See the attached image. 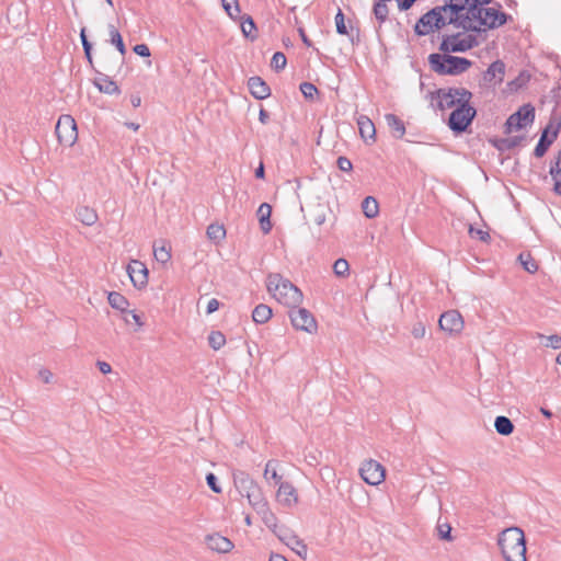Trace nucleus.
<instances>
[{
    "label": "nucleus",
    "mask_w": 561,
    "mask_h": 561,
    "mask_svg": "<svg viewBox=\"0 0 561 561\" xmlns=\"http://www.w3.org/2000/svg\"><path fill=\"white\" fill-rule=\"evenodd\" d=\"M491 0H449L420 18L415 24L417 35H427L445 25L453 24L466 31L485 32L506 22V14L494 8H485Z\"/></svg>",
    "instance_id": "obj_1"
},
{
    "label": "nucleus",
    "mask_w": 561,
    "mask_h": 561,
    "mask_svg": "<svg viewBox=\"0 0 561 561\" xmlns=\"http://www.w3.org/2000/svg\"><path fill=\"white\" fill-rule=\"evenodd\" d=\"M266 288L275 300L288 308H297L302 302L301 290L278 273L267 275Z\"/></svg>",
    "instance_id": "obj_2"
},
{
    "label": "nucleus",
    "mask_w": 561,
    "mask_h": 561,
    "mask_svg": "<svg viewBox=\"0 0 561 561\" xmlns=\"http://www.w3.org/2000/svg\"><path fill=\"white\" fill-rule=\"evenodd\" d=\"M497 543L506 561H527L525 535L519 527L504 529Z\"/></svg>",
    "instance_id": "obj_3"
},
{
    "label": "nucleus",
    "mask_w": 561,
    "mask_h": 561,
    "mask_svg": "<svg viewBox=\"0 0 561 561\" xmlns=\"http://www.w3.org/2000/svg\"><path fill=\"white\" fill-rule=\"evenodd\" d=\"M444 54H431L428 61L431 68L439 75L456 76L467 71L472 62L463 57H456Z\"/></svg>",
    "instance_id": "obj_4"
},
{
    "label": "nucleus",
    "mask_w": 561,
    "mask_h": 561,
    "mask_svg": "<svg viewBox=\"0 0 561 561\" xmlns=\"http://www.w3.org/2000/svg\"><path fill=\"white\" fill-rule=\"evenodd\" d=\"M233 483L238 492L248 499L253 510L266 501L262 489L247 472H233Z\"/></svg>",
    "instance_id": "obj_5"
},
{
    "label": "nucleus",
    "mask_w": 561,
    "mask_h": 561,
    "mask_svg": "<svg viewBox=\"0 0 561 561\" xmlns=\"http://www.w3.org/2000/svg\"><path fill=\"white\" fill-rule=\"evenodd\" d=\"M472 94L465 88L439 89L436 92L437 106L439 110H455L460 104L470 102Z\"/></svg>",
    "instance_id": "obj_6"
},
{
    "label": "nucleus",
    "mask_w": 561,
    "mask_h": 561,
    "mask_svg": "<svg viewBox=\"0 0 561 561\" xmlns=\"http://www.w3.org/2000/svg\"><path fill=\"white\" fill-rule=\"evenodd\" d=\"M478 45L474 35L471 34H451L443 36L439 50L443 53H460L466 51Z\"/></svg>",
    "instance_id": "obj_7"
},
{
    "label": "nucleus",
    "mask_w": 561,
    "mask_h": 561,
    "mask_svg": "<svg viewBox=\"0 0 561 561\" xmlns=\"http://www.w3.org/2000/svg\"><path fill=\"white\" fill-rule=\"evenodd\" d=\"M477 111L468 103L460 104L453 110L448 118V126L455 133L465 131L474 118Z\"/></svg>",
    "instance_id": "obj_8"
},
{
    "label": "nucleus",
    "mask_w": 561,
    "mask_h": 561,
    "mask_svg": "<svg viewBox=\"0 0 561 561\" xmlns=\"http://www.w3.org/2000/svg\"><path fill=\"white\" fill-rule=\"evenodd\" d=\"M56 134L60 144L72 146L78 138L75 119L70 115H61L56 125Z\"/></svg>",
    "instance_id": "obj_9"
},
{
    "label": "nucleus",
    "mask_w": 561,
    "mask_h": 561,
    "mask_svg": "<svg viewBox=\"0 0 561 561\" xmlns=\"http://www.w3.org/2000/svg\"><path fill=\"white\" fill-rule=\"evenodd\" d=\"M535 119V108L526 104L522 106L516 113L512 114L505 124L506 133H512L513 130H519L528 125H530Z\"/></svg>",
    "instance_id": "obj_10"
},
{
    "label": "nucleus",
    "mask_w": 561,
    "mask_h": 561,
    "mask_svg": "<svg viewBox=\"0 0 561 561\" xmlns=\"http://www.w3.org/2000/svg\"><path fill=\"white\" fill-rule=\"evenodd\" d=\"M359 474L366 483L370 485H378L383 482L386 470L381 463L374 459H369L364 461L360 466Z\"/></svg>",
    "instance_id": "obj_11"
},
{
    "label": "nucleus",
    "mask_w": 561,
    "mask_h": 561,
    "mask_svg": "<svg viewBox=\"0 0 561 561\" xmlns=\"http://www.w3.org/2000/svg\"><path fill=\"white\" fill-rule=\"evenodd\" d=\"M289 318L295 329L312 333L317 330V322L311 312L305 308H290Z\"/></svg>",
    "instance_id": "obj_12"
},
{
    "label": "nucleus",
    "mask_w": 561,
    "mask_h": 561,
    "mask_svg": "<svg viewBox=\"0 0 561 561\" xmlns=\"http://www.w3.org/2000/svg\"><path fill=\"white\" fill-rule=\"evenodd\" d=\"M275 536L300 558H307V545L291 529L282 526Z\"/></svg>",
    "instance_id": "obj_13"
},
{
    "label": "nucleus",
    "mask_w": 561,
    "mask_h": 561,
    "mask_svg": "<svg viewBox=\"0 0 561 561\" xmlns=\"http://www.w3.org/2000/svg\"><path fill=\"white\" fill-rule=\"evenodd\" d=\"M439 328L450 335L459 334L463 329V319L457 310L444 312L438 321Z\"/></svg>",
    "instance_id": "obj_14"
},
{
    "label": "nucleus",
    "mask_w": 561,
    "mask_h": 561,
    "mask_svg": "<svg viewBox=\"0 0 561 561\" xmlns=\"http://www.w3.org/2000/svg\"><path fill=\"white\" fill-rule=\"evenodd\" d=\"M127 274L135 287H145L148 283V270L146 265L138 261L131 260L127 266Z\"/></svg>",
    "instance_id": "obj_15"
},
{
    "label": "nucleus",
    "mask_w": 561,
    "mask_h": 561,
    "mask_svg": "<svg viewBox=\"0 0 561 561\" xmlns=\"http://www.w3.org/2000/svg\"><path fill=\"white\" fill-rule=\"evenodd\" d=\"M276 500L285 507H294L298 503L297 490L290 482H280L276 492Z\"/></svg>",
    "instance_id": "obj_16"
},
{
    "label": "nucleus",
    "mask_w": 561,
    "mask_h": 561,
    "mask_svg": "<svg viewBox=\"0 0 561 561\" xmlns=\"http://www.w3.org/2000/svg\"><path fill=\"white\" fill-rule=\"evenodd\" d=\"M207 547L219 553H227L233 548V543L220 534H213L206 537Z\"/></svg>",
    "instance_id": "obj_17"
},
{
    "label": "nucleus",
    "mask_w": 561,
    "mask_h": 561,
    "mask_svg": "<svg viewBox=\"0 0 561 561\" xmlns=\"http://www.w3.org/2000/svg\"><path fill=\"white\" fill-rule=\"evenodd\" d=\"M256 513L261 516L262 522L264 525L273 531L274 535L277 534L278 529L282 526L277 525V517L275 514L271 511L267 501L259 505L254 508Z\"/></svg>",
    "instance_id": "obj_18"
},
{
    "label": "nucleus",
    "mask_w": 561,
    "mask_h": 561,
    "mask_svg": "<svg viewBox=\"0 0 561 561\" xmlns=\"http://www.w3.org/2000/svg\"><path fill=\"white\" fill-rule=\"evenodd\" d=\"M248 85L251 94L257 100H263L271 93L268 85L260 77L250 78Z\"/></svg>",
    "instance_id": "obj_19"
},
{
    "label": "nucleus",
    "mask_w": 561,
    "mask_h": 561,
    "mask_svg": "<svg viewBox=\"0 0 561 561\" xmlns=\"http://www.w3.org/2000/svg\"><path fill=\"white\" fill-rule=\"evenodd\" d=\"M357 125H358L359 134L364 140L375 141L376 128H375L373 121L369 117H367L365 115H360L357 118Z\"/></svg>",
    "instance_id": "obj_20"
},
{
    "label": "nucleus",
    "mask_w": 561,
    "mask_h": 561,
    "mask_svg": "<svg viewBox=\"0 0 561 561\" xmlns=\"http://www.w3.org/2000/svg\"><path fill=\"white\" fill-rule=\"evenodd\" d=\"M385 121L394 138H402L405 134V126L401 118L394 114H386Z\"/></svg>",
    "instance_id": "obj_21"
},
{
    "label": "nucleus",
    "mask_w": 561,
    "mask_h": 561,
    "mask_svg": "<svg viewBox=\"0 0 561 561\" xmlns=\"http://www.w3.org/2000/svg\"><path fill=\"white\" fill-rule=\"evenodd\" d=\"M271 214L272 207L267 203H263L260 205L257 209V218L260 222V228L263 233L267 234L272 230L271 222Z\"/></svg>",
    "instance_id": "obj_22"
},
{
    "label": "nucleus",
    "mask_w": 561,
    "mask_h": 561,
    "mask_svg": "<svg viewBox=\"0 0 561 561\" xmlns=\"http://www.w3.org/2000/svg\"><path fill=\"white\" fill-rule=\"evenodd\" d=\"M94 84L99 89L100 92H103V93H106V94H111V95L112 94H119V92H121V90H119L118 85L116 84V82L111 80L105 75H100L95 79Z\"/></svg>",
    "instance_id": "obj_23"
},
{
    "label": "nucleus",
    "mask_w": 561,
    "mask_h": 561,
    "mask_svg": "<svg viewBox=\"0 0 561 561\" xmlns=\"http://www.w3.org/2000/svg\"><path fill=\"white\" fill-rule=\"evenodd\" d=\"M558 136V130H554L551 135V137L549 138L548 137V128H546L541 136H540V139L534 150V154L537 157V158H541L548 150L549 146L554 141V139L557 138Z\"/></svg>",
    "instance_id": "obj_24"
},
{
    "label": "nucleus",
    "mask_w": 561,
    "mask_h": 561,
    "mask_svg": "<svg viewBox=\"0 0 561 561\" xmlns=\"http://www.w3.org/2000/svg\"><path fill=\"white\" fill-rule=\"evenodd\" d=\"M76 218L85 226H92L98 220V214L88 206H80L76 209Z\"/></svg>",
    "instance_id": "obj_25"
},
{
    "label": "nucleus",
    "mask_w": 561,
    "mask_h": 561,
    "mask_svg": "<svg viewBox=\"0 0 561 561\" xmlns=\"http://www.w3.org/2000/svg\"><path fill=\"white\" fill-rule=\"evenodd\" d=\"M241 31L247 38L254 41L257 37L256 26L253 19L250 15H240Z\"/></svg>",
    "instance_id": "obj_26"
},
{
    "label": "nucleus",
    "mask_w": 561,
    "mask_h": 561,
    "mask_svg": "<svg viewBox=\"0 0 561 561\" xmlns=\"http://www.w3.org/2000/svg\"><path fill=\"white\" fill-rule=\"evenodd\" d=\"M550 175L554 181L553 192L561 196V150L558 152L556 162L550 168Z\"/></svg>",
    "instance_id": "obj_27"
},
{
    "label": "nucleus",
    "mask_w": 561,
    "mask_h": 561,
    "mask_svg": "<svg viewBox=\"0 0 561 561\" xmlns=\"http://www.w3.org/2000/svg\"><path fill=\"white\" fill-rule=\"evenodd\" d=\"M279 466V461L275 459H271L266 462L263 477L266 481L273 480L275 484H278L282 481V476L278 474L277 469Z\"/></svg>",
    "instance_id": "obj_28"
},
{
    "label": "nucleus",
    "mask_w": 561,
    "mask_h": 561,
    "mask_svg": "<svg viewBox=\"0 0 561 561\" xmlns=\"http://www.w3.org/2000/svg\"><path fill=\"white\" fill-rule=\"evenodd\" d=\"M206 236L211 242L218 244L220 241L225 239L226 229L222 225L210 224L206 229Z\"/></svg>",
    "instance_id": "obj_29"
},
{
    "label": "nucleus",
    "mask_w": 561,
    "mask_h": 561,
    "mask_svg": "<svg viewBox=\"0 0 561 561\" xmlns=\"http://www.w3.org/2000/svg\"><path fill=\"white\" fill-rule=\"evenodd\" d=\"M272 317V309L264 304L257 305L253 312V321L260 324L266 323Z\"/></svg>",
    "instance_id": "obj_30"
},
{
    "label": "nucleus",
    "mask_w": 561,
    "mask_h": 561,
    "mask_svg": "<svg viewBox=\"0 0 561 561\" xmlns=\"http://www.w3.org/2000/svg\"><path fill=\"white\" fill-rule=\"evenodd\" d=\"M494 427L499 434L504 436L512 434L514 431V424L512 421L503 415H500L495 419Z\"/></svg>",
    "instance_id": "obj_31"
},
{
    "label": "nucleus",
    "mask_w": 561,
    "mask_h": 561,
    "mask_svg": "<svg viewBox=\"0 0 561 561\" xmlns=\"http://www.w3.org/2000/svg\"><path fill=\"white\" fill-rule=\"evenodd\" d=\"M107 299L112 308L123 312L126 311L127 307L129 306L128 300L122 294L116 291L110 293Z\"/></svg>",
    "instance_id": "obj_32"
},
{
    "label": "nucleus",
    "mask_w": 561,
    "mask_h": 561,
    "mask_svg": "<svg viewBox=\"0 0 561 561\" xmlns=\"http://www.w3.org/2000/svg\"><path fill=\"white\" fill-rule=\"evenodd\" d=\"M362 209L367 218H375L379 210L378 203L374 197L367 196L362 203Z\"/></svg>",
    "instance_id": "obj_33"
},
{
    "label": "nucleus",
    "mask_w": 561,
    "mask_h": 561,
    "mask_svg": "<svg viewBox=\"0 0 561 561\" xmlns=\"http://www.w3.org/2000/svg\"><path fill=\"white\" fill-rule=\"evenodd\" d=\"M505 73V65L501 60H496L492 62L486 70V78L496 79L499 81L503 80Z\"/></svg>",
    "instance_id": "obj_34"
},
{
    "label": "nucleus",
    "mask_w": 561,
    "mask_h": 561,
    "mask_svg": "<svg viewBox=\"0 0 561 561\" xmlns=\"http://www.w3.org/2000/svg\"><path fill=\"white\" fill-rule=\"evenodd\" d=\"M221 4L232 20H237L240 16L241 10L238 0H221Z\"/></svg>",
    "instance_id": "obj_35"
},
{
    "label": "nucleus",
    "mask_w": 561,
    "mask_h": 561,
    "mask_svg": "<svg viewBox=\"0 0 561 561\" xmlns=\"http://www.w3.org/2000/svg\"><path fill=\"white\" fill-rule=\"evenodd\" d=\"M153 255L156 260L160 263H167L171 259V251L170 248L165 245L163 242L162 245L158 247L156 243L153 244Z\"/></svg>",
    "instance_id": "obj_36"
},
{
    "label": "nucleus",
    "mask_w": 561,
    "mask_h": 561,
    "mask_svg": "<svg viewBox=\"0 0 561 561\" xmlns=\"http://www.w3.org/2000/svg\"><path fill=\"white\" fill-rule=\"evenodd\" d=\"M208 343L213 350L218 351L226 344V337L221 332L213 331L208 335Z\"/></svg>",
    "instance_id": "obj_37"
},
{
    "label": "nucleus",
    "mask_w": 561,
    "mask_h": 561,
    "mask_svg": "<svg viewBox=\"0 0 561 561\" xmlns=\"http://www.w3.org/2000/svg\"><path fill=\"white\" fill-rule=\"evenodd\" d=\"M518 260L520 264L523 265L524 270L528 273H535L538 270V264L536 261L531 257L529 253H520L518 255Z\"/></svg>",
    "instance_id": "obj_38"
},
{
    "label": "nucleus",
    "mask_w": 561,
    "mask_h": 561,
    "mask_svg": "<svg viewBox=\"0 0 561 561\" xmlns=\"http://www.w3.org/2000/svg\"><path fill=\"white\" fill-rule=\"evenodd\" d=\"M333 272L339 277H345L350 272V264L345 259H337L333 264Z\"/></svg>",
    "instance_id": "obj_39"
},
{
    "label": "nucleus",
    "mask_w": 561,
    "mask_h": 561,
    "mask_svg": "<svg viewBox=\"0 0 561 561\" xmlns=\"http://www.w3.org/2000/svg\"><path fill=\"white\" fill-rule=\"evenodd\" d=\"M374 14L377 20L385 22L388 16V7L383 1H377L374 5Z\"/></svg>",
    "instance_id": "obj_40"
},
{
    "label": "nucleus",
    "mask_w": 561,
    "mask_h": 561,
    "mask_svg": "<svg viewBox=\"0 0 561 561\" xmlns=\"http://www.w3.org/2000/svg\"><path fill=\"white\" fill-rule=\"evenodd\" d=\"M286 62V56L280 51H276L272 57L271 66L276 71H279L285 68Z\"/></svg>",
    "instance_id": "obj_41"
},
{
    "label": "nucleus",
    "mask_w": 561,
    "mask_h": 561,
    "mask_svg": "<svg viewBox=\"0 0 561 561\" xmlns=\"http://www.w3.org/2000/svg\"><path fill=\"white\" fill-rule=\"evenodd\" d=\"M335 26H336V32L339 34H341V35L347 34V28H346L345 21H344V14L341 9H339V11L335 15Z\"/></svg>",
    "instance_id": "obj_42"
},
{
    "label": "nucleus",
    "mask_w": 561,
    "mask_h": 561,
    "mask_svg": "<svg viewBox=\"0 0 561 561\" xmlns=\"http://www.w3.org/2000/svg\"><path fill=\"white\" fill-rule=\"evenodd\" d=\"M541 339H546L547 343L545 344L547 347H552L554 350L561 348V335L552 334L549 336H545L542 334L539 335Z\"/></svg>",
    "instance_id": "obj_43"
},
{
    "label": "nucleus",
    "mask_w": 561,
    "mask_h": 561,
    "mask_svg": "<svg viewBox=\"0 0 561 561\" xmlns=\"http://www.w3.org/2000/svg\"><path fill=\"white\" fill-rule=\"evenodd\" d=\"M300 91L305 98L312 99L313 95L318 92V89L310 82H304L300 84Z\"/></svg>",
    "instance_id": "obj_44"
},
{
    "label": "nucleus",
    "mask_w": 561,
    "mask_h": 561,
    "mask_svg": "<svg viewBox=\"0 0 561 561\" xmlns=\"http://www.w3.org/2000/svg\"><path fill=\"white\" fill-rule=\"evenodd\" d=\"M110 42L112 45H114L117 48V50L121 53L122 57H124L126 54V47L123 42L122 35L119 34L116 36L114 34V36L112 38H110Z\"/></svg>",
    "instance_id": "obj_45"
},
{
    "label": "nucleus",
    "mask_w": 561,
    "mask_h": 561,
    "mask_svg": "<svg viewBox=\"0 0 561 561\" xmlns=\"http://www.w3.org/2000/svg\"><path fill=\"white\" fill-rule=\"evenodd\" d=\"M206 482L208 486L211 489V491H214L215 493H221V488L219 486L217 478L214 473L210 472L206 476Z\"/></svg>",
    "instance_id": "obj_46"
},
{
    "label": "nucleus",
    "mask_w": 561,
    "mask_h": 561,
    "mask_svg": "<svg viewBox=\"0 0 561 561\" xmlns=\"http://www.w3.org/2000/svg\"><path fill=\"white\" fill-rule=\"evenodd\" d=\"M411 333L415 339H423L426 333L425 325L422 322L415 323L412 328Z\"/></svg>",
    "instance_id": "obj_47"
},
{
    "label": "nucleus",
    "mask_w": 561,
    "mask_h": 561,
    "mask_svg": "<svg viewBox=\"0 0 561 561\" xmlns=\"http://www.w3.org/2000/svg\"><path fill=\"white\" fill-rule=\"evenodd\" d=\"M469 233L472 238H477L481 241H486L490 238V236L486 231H483L481 229H474L471 226L469 228Z\"/></svg>",
    "instance_id": "obj_48"
},
{
    "label": "nucleus",
    "mask_w": 561,
    "mask_h": 561,
    "mask_svg": "<svg viewBox=\"0 0 561 561\" xmlns=\"http://www.w3.org/2000/svg\"><path fill=\"white\" fill-rule=\"evenodd\" d=\"M337 167L341 171L348 172L352 170L353 164L350 159L346 157H339L337 159Z\"/></svg>",
    "instance_id": "obj_49"
},
{
    "label": "nucleus",
    "mask_w": 561,
    "mask_h": 561,
    "mask_svg": "<svg viewBox=\"0 0 561 561\" xmlns=\"http://www.w3.org/2000/svg\"><path fill=\"white\" fill-rule=\"evenodd\" d=\"M38 377L42 379L44 383H50L53 381L54 375L49 369L42 368L38 371Z\"/></svg>",
    "instance_id": "obj_50"
},
{
    "label": "nucleus",
    "mask_w": 561,
    "mask_h": 561,
    "mask_svg": "<svg viewBox=\"0 0 561 561\" xmlns=\"http://www.w3.org/2000/svg\"><path fill=\"white\" fill-rule=\"evenodd\" d=\"M134 51L141 56V57H149L150 56V49L146 44H137L134 47Z\"/></svg>",
    "instance_id": "obj_51"
},
{
    "label": "nucleus",
    "mask_w": 561,
    "mask_h": 561,
    "mask_svg": "<svg viewBox=\"0 0 561 561\" xmlns=\"http://www.w3.org/2000/svg\"><path fill=\"white\" fill-rule=\"evenodd\" d=\"M438 530H439V537L442 539H446V540L450 539V530H451V528H450L449 525L439 526Z\"/></svg>",
    "instance_id": "obj_52"
},
{
    "label": "nucleus",
    "mask_w": 561,
    "mask_h": 561,
    "mask_svg": "<svg viewBox=\"0 0 561 561\" xmlns=\"http://www.w3.org/2000/svg\"><path fill=\"white\" fill-rule=\"evenodd\" d=\"M219 308V301L215 298L210 299L207 304L206 313L210 314L215 311H217Z\"/></svg>",
    "instance_id": "obj_53"
},
{
    "label": "nucleus",
    "mask_w": 561,
    "mask_h": 561,
    "mask_svg": "<svg viewBox=\"0 0 561 561\" xmlns=\"http://www.w3.org/2000/svg\"><path fill=\"white\" fill-rule=\"evenodd\" d=\"M80 38H81V43H82V46H83V50L92 49V45H91V43L87 38L85 30L84 28L81 30Z\"/></svg>",
    "instance_id": "obj_54"
},
{
    "label": "nucleus",
    "mask_w": 561,
    "mask_h": 561,
    "mask_svg": "<svg viewBox=\"0 0 561 561\" xmlns=\"http://www.w3.org/2000/svg\"><path fill=\"white\" fill-rule=\"evenodd\" d=\"M96 365H98V367H99L100 371H101L102 374H104V375L110 374V373L112 371V367H111V365H110L108 363H106V362H101V360H99V362L96 363Z\"/></svg>",
    "instance_id": "obj_55"
},
{
    "label": "nucleus",
    "mask_w": 561,
    "mask_h": 561,
    "mask_svg": "<svg viewBox=\"0 0 561 561\" xmlns=\"http://www.w3.org/2000/svg\"><path fill=\"white\" fill-rule=\"evenodd\" d=\"M516 145V140L513 138H507L501 140L500 149H510Z\"/></svg>",
    "instance_id": "obj_56"
},
{
    "label": "nucleus",
    "mask_w": 561,
    "mask_h": 561,
    "mask_svg": "<svg viewBox=\"0 0 561 561\" xmlns=\"http://www.w3.org/2000/svg\"><path fill=\"white\" fill-rule=\"evenodd\" d=\"M415 0H398V5L401 10H408L411 8Z\"/></svg>",
    "instance_id": "obj_57"
},
{
    "label": "nucleus",
    "mask_w": 561,
    "mask_h": 561,
    "mask_svg": "<svg viewBox=\"0 0 561 561\" xmlns=\"http://www.w3.org/2000/svg\"><path fill=\"white\" fill-rule=\"evenodd\" d=\"M259 119L262 124H266L270 119L268 113L263 107L260 110Z\"/></svg>",
    "instance_id": "obj_58"
},
{
    "label": "nucleus",
    "mask_w": 561,
    "mask_h": 561,
    "mask_svg": "<svg viewBox=\"0 0 561 561\" xmlns=\"http://www.w3.org/2000/svg\"><path fill=\"white\" fill-rule=\"evenodd\" d=\"M298 32H299V35H300V37H301V39H302L304 44H305V45H307V46H311V42H310V39L307 37V35H306V33H305L304 28H299V30H298Z\"/></svg>",
    "instance_id": "obj_59"
},
{
    "label": "nucleus",
    "mask_w": 561,
    "mask_h": 561,
    "mask_svg": "<svg viewBox=\"0 0 561 561\" xmlns=\"http://www.w3.org/2000/svg\"><path fill=\"white\" fill-rule=\"evenodd\" d=\"M130 314H131V318H133V320L135 321V323H136L139 328H141V327L144 325V322L141 321L140 316H139V314H137L135 311H130Z\"/></svg>",
    "instance_id": "obj_60"
},
{
    "label": "nucleus",
    "mask_w": 561,
    "mask_h": 561,
    "mask_svg": "<svg viewBox=\"0 0 561 561\" xmlns=\"http://www.w3.org/2000/svg\"><path fill=\"white\" fill-rule=\"evenodd\" d=\"M255 176L257 179H263L264 178V165H263V163H261L259 165V168L255 170Z\"/></svg>",
    "instance_id": "obj_61"
},
{
    "label": "nucleus",
    "mask_w": 561,
    "mask_h": 561,
    "mask_svg": "<svg viewBox=\"0 0 561 561\" xmlns=\"http://www.w3.org/2000/svg\"><path fill=\"white\" fill-rule=\"evenodd\" d=\"M108 34H110V38H112L114 36V34L117 36L121 33L117 31V28L114 25L111 24V25H108Z\"/></svg>",
    "instance_id": "obj_62"
},
{
    "label": "nucleus",
    "mask_w": 561,
    "mask_h": 561,
    "mask_svg": "<svg viewBox=\"0 0 561 561\" xmlns=\"http://www.w3.org/2000/svg\"><path fill=\"white\" fill-rule=\"evenodd\" d=\"M324 221H325V216H324V215H318V216L314 218V222H316L318 226H321Z\"/></svg>",
    "instance_id": "obj_63"
},
{
    "label": "nucleus",
    "mask_w": 561,
    "mask_h": 561,
    "mask_svg": "<svg viewBox=\"0 0 561 561\" xmlns=\"http://www.w3.org/2000/svg\"><path fill=\"white\" fill-rule=\"evenodd\" d=\"M270 561H287V560L280 554H273V556H271Z\"/></svg>",
    "instance_id": "obj_64"
}]
</instances>
